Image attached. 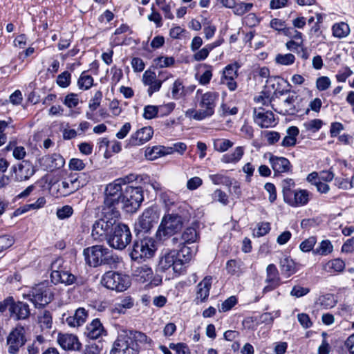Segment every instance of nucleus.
Here are the masks:
<instances>
[{"label": "nucleus", "instance_id": "a19ab883", "mask_svg": "<svg viewBox=\"0 0 354 354\" xmlns=\"http://www.w3.org/2000/svg\"><path fill=\"white\" fill-rule=\"evenodd\" d=\"M295 186V183L292 178H286L281 182L282 193L283 196L284 202L286 203L288 198L295 192L293 188Z\"/></svg>", "mask_w": 354, "mask_h": 354}, {"label": "nucleus", "instance_id": "a18cd8bd", "mask_svg": "<svg viewBox=\"0 0 354 354\" xmlns=\"http://www.w3.org/2000/svg\"><path fill=\"white\" fill-rule=\"evenodd\" d=\"M233 145L234 142L228 139L217 138L213 141L214 149L218 152H225L232 147Z\"/></svg>", "mask_w": 354, "mask_h": 354}, {"label": "nucleus", "instance_id": "774afa93", "mask_svg": "<svg viewBox=\"0 0 354 354\" xmlns=\"http://www.w3.org/2000/svg\"><path fill=\"white\" fill-rule=\"evenodd\" d=\"M210 52V47L206 45L202 49L196 50L193 57L197 62L203 61L208 57Z\"/></svg>", "mask_w": 354, "mask_h": 354}, {"label": "nucleus", "instance_id": "39448f33", "mask_svg": "<svg viewBox=\"0 0 354 354\" xmlns=\"http://www.w3.org/2000/svg\"><path fill=\"white\" fill-rule=\"evenodd\" d=\"M184 221L181 216L175 214L165 215L156 232L157 238L162 241L180 231Z\"/></svg>", "mask_w": 354, "mask_h": 354}, {"label": "nucleus", "instance_id": "4d7b16f0", "mask_svg": "<svg viewBox=\"0 0 354 354\" xmlns=\"http://www.w3.org/2000/svg\"><path fill=\"white\" fill-rule=\"evenodd\" d=\"M73 214V207L68 205H64V206L62 207L61 208H58L57 209V212H56L57 216L58 217V218H59L61 220L66 219V218L71 217Z\"/></svg>", "mask_w": 354, "mask_h": 354}, {"label": "nucleus", "instance_id": "412c9836", "mask_svg": "<svg viewBox=\"0 0 354 354\" xmlns=\"http://www.w3.org/2000/svg\"><path fill=\"white\" fill-rule=\"evenodd\" d=\"M153 130L151 127H145L131 135L129 140L131 146H139L149 141L153 136Z\"/></svg>", "mask_w": 354, "mask_h": 354}, {"label": "nucleus", "instance_id": "f03ea898", "mask_svg": "<svg viewBox=\"0 0 354 354\" xmlns=\"http://www.w3.org/2000/svg\"><path fill=\"white\" fill-rule=\"evenodd\" d=\"M83 254L86 263L94 268L101 266L116 268L121 260L113 250L100 245L85 248Z\"/></svg>", "mask_w": 354, "mask_h": 354}, {"label": "nucleus", "instance_id": "393cba45", "mask_svg": "<svg viewBox=\"0 0 354 354\" xmlns=\"http://www.w3.org/2000/svg\"><path fill=\"white\" fill-rule=\"evenodd\" d=\"M105 333L106 331L99 319H93L86 326L84 330V335L91 339H97Z\"/></svg>", "mask_w": 354, "mask_h": 354}, {"label": "nucleus", "instance_id": "37998d69", "mask_svg": "<svg viewBox=\"0 0 354 354\" xmlns=\"http://www.w3.org/2000/svg\"><path fill=\"white\" fill-rule=\"evenodd\" d=\"M75 192L73 183L68 180H64L57 185V196H67Z\"/></svg>", "mask_w": 354, "mask_h": 354}, {"label": "nucleus", "instance_id": "052dcab7", "mask_svg": "<svg viewBox=\"0 0 354 354\" xmlns=\"http://www.w3.org/2000/svg\"><path fill=\"white\" fill-rule=\"evenodd\" d=\"M156 4L163 12L165 18L169 19H173L174 18V15L171 12V6L166 3L165 0H156Z\"/></svg>", "mask_w": 354, "mask_h": 354}, {"label": "nucleus", "instance_id": "4be33fe9", "mask_svg": "<svg viewBox=\"0 0 354 354\" xmlns=\"http://www.w3.org/2000/svg\"><path fill=\"white\" fill-rule=\"evenodd\" d=\"M269 162L275 176L279 174L288 173L292 170V165L286 158L271 155Z\"/></svg>", "mask_w": 354, "mask_h": 354}, {"label": "nucleus", "instance_id": "9b49d317", "mask_svg": "<svg viewBox=\"0 0 354 354\" xmlns=\"http://www.w3.org/2000/svg\"><path fill=\"white\" fill-rule=\"evenodd\" d=\"M26 330L21 326H17L7 337L8 351L10 354H17L26 342Z\"/></svg>", "mask_w": 354, "mask_h": 354}, {"label": "nucleus", "instance_id": "7c9ffc66", "mask_svg": "<svg viewBox=\"0 0 354 354\" xmlns=\"http://www.w3.org/2000/svg\"><path fill=\"white\" fill-rule=\"evenodd\" d=\"M133 275L138 281L145 283L151 280L153 270L147 265H141L133 270Z\"/></svg>", "mask_w": 354, "mask_h": 354}, {"label": "nucleus", "instance_id": "4c0bfd02", "mask_svg": "<svg viewBox=\"0 0 354 354\" xmlns=\"http://www.w3.org/2000/svg\"><path fill=\"white\" fill-rule=\"evenodd\" d=\"M51 281L55 284L61 283L66 286H70L77 283V277L68 270H66L60 273V276H58L57 279H53Z\"/></svg>", "mask_w": 354, "mask_h": 354}, {"label": "nucleus", "instance_id": "dca6fc26", "mask_svg": "<svg viewBox=\"0 0 354 354\" xmlns=\"http://www.w3.org/2000/svg\"><path fill=\"white\" fill-rule=\"evenodd\" d=\"M57 342L65 351H79L82 346L77 336L68 333H59Z\"/></svg>", "mask_w": 354, "mask_h": 354}, {"label": "nucleus", "instance_id": "3c124183", "mask_svg": "<svg viewBox=\"0 0 354 354\" xmlns=\"http://www.w3.org/2000/svg\"><path fill=\"white\" fill-rule=\"evenodd\" d=\"M333 247L328 240L322 241L319 245L313 251L315 254L327 255L332 252Z\"/></svg>", "mask_w": 354, "mask_h": 354}, {"label": "nucleus", "instance_id": "b1692460", "mask_svg": "<svg viewBox=\"0 0 354 354\" xmlns=\"http://www.w3.org/2000/svg\"><path fill=\"white\" fill-rule=\"evenodd\" d=\"M310 195V193L306 189L295 190L286 203L292 207L304 206L308 203Z\"/></svg>", "mask_w": 354, "mask_h": 354}, {"label": "nucleus", "instance_id": "864d4df0", "mask_svg": "<svg viewBox=\"0 0 354 354\" xmlns=\"http://www.w3.org/2000/svg\"><path fill=\"white\" fill-rule=\"evenodd\" d=\"M153 62L157 67L165 68L173 66L175 60L173 57L160 56L156 58Z\"/></svg>", "mask_w": 354, "mask_h": 354}, {"label": "nucleus", "instance_id": "c85d7f7f", "mask_svg": "<svg viewBox=\"0 0 354 354\" xmlns=\"http://www.w3.org/2000/svg\"><path fill=\"white\" fill-rule=\"evenodd\" d=\"M88 317V312L84 308H79L73 315L66 318V323L71 327H78L82 326Z\"/></svg>", "mask_w": 354, "mask_h": 354}, {"label": "nucleus", "instance_id": "49530a36", "mask_svg": "<svg viewBox=\"0 0 354 354\" xmlns=\"http://www.w3.org/2000/svg\"><path fill=\"white\" fill-rule=\"evenodd\" d=\"M280 268L282 272H285L288 275L295 272V263L292 259L289 257H284L280 260Z\"/></svg>", "mask_w": 354, "mask_h": 354}, {"label": "nucleus", "instance_id": "473e14b6", "mask_svg": "<svg viewBox=\"0 0 354 354\" xmlns=\"http://www.w3.org/2000/svg\"><path fill=\"white\" fill-rule=\"evenodd\" d=\"M180 249L177 251L178 262L182 264V268L184 270L185 265L192 259L194 255L193 250L187 246L185 243H180Z\"/></svg>", "mask_w": 354, "mask_h": 354}, {"label": "nucleus", "instance_id": "bf43d9fd", "mask_svg": "<svg viewBox=\"0 0 354 354\" xmlns=\"http://www.w3.org/2000/svg\"><path fill=\"white\" fill-rule=\"evenodd\" d=\"M317 242L315 236H310L304 241H302L299 245V248L302 252H310L315 246Z\"/></svg>", "mask_w": 354, "mask_h": 354}, {"label": "nucleus", "instance_id": "13d9d810", "mask_svg": "<svg viewBox=\"0 0 354 354\" xmlns=\"http://www.w3.org/2000/svg\"><path fill=\"white\" fill-rule=\"evenodd\" d=\"M102 99V93L97 91L95 93L93 97L90 100L88 108L92 111H95L100 105Z\"/></svg>", "mask_w": 354, "mask_h": 354}, {"label": "nucleus", "instance_id": "603ef678", "mask_svg": "<svg viewBox=\"0 0 354 354\" xmlns=\"http://www.w3.org/2000/svg\"><path fill=\"white\" fill-rule=\"evenodd\" d=\"M295 61V57L291 53L278 54L275 57V62L281 65H291Z\"/></svg>", "mask_w": 354, "mask_h": 354}, {"label": "nucleus", "instance_id": "7ed1b4c3", "mask_svg": "<svg viewBox=\"0 0 354 354\" xmlns=\"http://www.w3.org/2000/svg\"><path fill=\"white\" fill-rule=\"evenodd\" d=\"M102 217L93 225L92 236L95 240H106L113 232L120 216L119 210H113L102 207Z\"/></svg>", "mask_w": 354, "mask_h": 354}, {"label": "nucleus", "instance_id": "a878e982", "mask_svg": "<svg viewBox=\"0 0 354 354\" xmlns=\"http://www.w3.org/2000/svg\"><path fill=\"white\" fill-rule=\"evenodd\" d=\"M35 167L28 161H23L15 170V178L19 181L26 180L35 173Z\"/></svg>", "mask_w": 354, "mask_h": 354}, {"label": "nucleus", "instance_id": "a211bd4d", "mask_svg": "<svg viewBox=\"0 0 354 354\" xmlns=\"http://www.w3.org/2000/svg\"><path fill=\"white\" fill-rule=\"evenodd\" d=\"M39 162L46 170L52 171L62 167L65 160L60 154L53 153L43 156L39 159Z\"/></svg>", "mask_w": 354, "mask_h": 354}, {"label": "nucleus", "instance_id": "8fccbe9b", "mask_svg": "<svg viewBox=\"0 0 354 354\" xmlns=\"http://www.w3.org/2000/svg\"><path fill=\"white\" fill-rule=\"evenodd\" d=\"M93 78L88 75L86 71L82 73L77 84L80 88L88 90L93 86Z\"/></svg>", "mask_w": 354, "mask_h": 354}, {"label": "nucleus", "instance_id": "423d86ee", "mask_svg": "<svg viewBox=\"0 0 354 354\" xmlns=\"http://www.w3.org/2000/svg\"><path fill=\"white\" fill-rule=\"evenodd\" d=\"M106 241L113 248L119 250L124 249L131 241V233L129 227L125 224L117 223Z\"/></svg>", "mask_w": 354, "mask_h": 354}, {"label": "nucleus", "instance_id": "72a5a7b5", "mask_svg": "<svg viewBox=\"0 0 354 354\" xmlns=\"http://www.w3.org/2000/svg\"><path fill=\"white\" fill-rule=\"evenodd\" d=\"M243 154V147H236L232 153L223 154L221 158V161L225 164H236L242 158Z\"/></svg>", "mask_w": 354, "mask_h": 354}, {"label": "nucleus", "instance_id": "f8f14e48", "mask_svg": "<svg viewBox=\"0 0 354 354\" xmlns=\"http://www.w3.org/2000/svg\"><path fill=\"white\" fill-rule=\"evenodd\" d=\"M218 96L216 92L209 91L203 94L199 102V106L201 109L196 117L205 119L213 115Z\"/></svg>", "mask_w": 354, "mask_h": 354}, {"label": "nucleus", "instance_id": "f257e3e1", "mask_svg": "<svg viewBox=\"0 0 354 354\" xmlns=\"http://www.w3.org/2000/svg\"><path fill=\"white\" fill-rule=\"evenodd\" d=\"M151 343V339L139 331L131 333L130 335H120L113 344L109 354H139Z\"/></svg>", "mask_w": 354, "mask_h": 354}, {"label": "nucleus", "instance_id": "c756f323", "mask_svg": "<svg viewBox=\"0 0 354 354\" xmlns=\"http://www.w3.org/2000/svg\"><path fill=\"white\" fill-rule=\"evenodd\" d=\"M37 324L42 331L49 332L53 326V315L50 310H41L37 317Z\"/></svg>", "mask_w": 354, "mask_h": 354}, {"label": "nucleus", "instance_id": "5fc2aeb1", "mask_svg": "<svg viewBox=\"0 0 354 354\" xmlns=\"http://www.w3.org/2000/svg\"><path fill=\"white\" fill-rule=\"evenodd\" d=\"M323 124V122L320 119H313L304 123V127L307 131L316 132L319 131Z\"/></svg>", "mask_w": 354, "mask_h": 354}, {"label": "nucleus", "instance_id": "e2e57ef3", "mask_svg": "<svg viewBox=\"0 0 354 354\" xmlns=\"http://www.w3.org/2000/svg\"><path fill=\"white\" fill-rule=\"evenodd\" d=\"M57 84L62 87H67L71 83V73L68 71H64L57 76Z\"/></svg>", "mask_w": 354, "mask_h": 354}, {"label": "nucleus", "instance_id": "4468645a", "mask_svg": "<svg viewBox=\"0 0 354 354\" xmlns=\"http://www.w3.org/2000/svg\"><path fill=\"white\" fill-rule=\"evenodd\" d=\"M253 118L254 122L261 128H269L274 125V115L270 111H265L263 109H254Z\"/></svg>", "mask_w": 354, "mask_h": 354}, {"label": "nucleus", "instance_id": "6e6552de", "mask_svg": "<svg viewBox=\"0 0 354 354\" xmlns=\"http://www.w3.org/2000/svg\"><path fill=\"white\" fill-rule=\"evenodd\" d=\"M101 283L108 289L122 292L130 286L131 282L127 275L109 270L103 274L101 279Z\"/></svg>", "mask_w": 354, "mask_h": 354}, {"label": "nucleus", "instance_id": "1a4fd4ad", "mask_svg": "<svg viewBox=\"0 0 354 354\" xmlns=\"http://www.w3.org/2000/svg\"><path fill=\"white\" fill-rule=\"evenodd\" d=\"M143 198L141 187L127 185L124 189L120 205L127 212H133L139 208Z\"/></svg>", "mask_w": 354, "mask_h": 354}, {"label": "nucleus", "instance_id": "ea45409f", "mask_svg": "<svg viewBox=\"0 0 354 354\" xmlns=\"http://www.w3.org/2000/svg\"><path fill=\"white\" fill-rule=\"evenodd\" d=\"M333 35L342 39L347 37L350 33L349 26L344 22L335 24L332 27Z\"/></svg>", "mask_w": 354, "mask_h": 354}, {"label": "nucleus", "instance_id": "2f4dec72", "mask_svg": "<svg viewBox=\"0 0 354 354\" xmlns=\"http://www.w3.org/2000/svg\"><path fill=\"white\" fill-rule=\"evenodd\" d=\"M245 269L243 262L241 260L231 259L226 263V270L231 275L239 277L245 272Z\"/></svg>", "mask_w": 354, "mask_h": 354}, {"label": "nucleus", "instance_id": "0e129e2a", "mask_svg": "<svg viewBox=\"0 0 354 354\" xmlns=\"http://www.w3.org/2000/svg\"><path fill=\"white\" fill-rule=\"evenodd\" d=\"M283 34L290 37V40H304L302 33L292 27H287Z\"/></svg>", "mask_w": 354, "mask_h": 354}, {"label": "nucleus", "instance_id": "de8ad7c7", "mask_svg": "<svg viewBox=\"0 0 354 354\" xmlns=\"http://www.w3.org/2000/svg\"><path fill=\"white\" fill-rule=\"evenodd\" d=\"M241 66L234 62L225 66L223 71L222 79H236L238 77V70Z\"/></svg>", "mask_w": 354, "mask_h": 354}, {"label": "nucleus", "instance_id": "f704fd0d", "mask_svg": "<svg viewBox=\"0 0 354 354\" xmlns=\"http://www.w3.org/2000/svg\"><path fill=\"white\" fill-rule=\"evenodd\" d=\"M169 150L164 146L148 147L145 151V156L147 159L153 160L159 157L169 154Z\"/></svg>", "mask_w": 354, "mask_h": 354}, {"label": "nucleus", "instance_id": "aec40b11", "mask_svg": "<svg viewBox=\"0 0 354 354\" xmlns=\"http://www.w3.org/2000/svg\"><path fill=\"white\" fill-rule=\"evenodd\" d=\"M196 88V86L190 85L185 86L183 81L180 79H176L171 85V97L174 100H178L184 98L192 93Z\"/></svg>", "mask_w": 354, "mask_h": 354}, {"label": "nucleus", "instance_id": "79ce46f5", "mask_svg": "<svg viewBox=\"0 0 354 354\" xmlns=\"http://www.w3.org/2000/svg\"><path fill=\"white\" fill-rule=\"evenodd\" d=\"M199 239V234L196 228L193 227H187L181 235V239L183 241V243H192L196 242Z\"/></svg>", "mask_w": 354, "mask_h": 354}, {"label": "nucleus", "instance_id": "20e7f679", "mask_svg": "<svg viewBox=\"0 0 354 354\" xmlns=\"http://www.w3.org/2000/svg\"><path fill=\"white\" fill-rule=\"evenodd\" d=\"M129 180L130 178L129 176L120 178L106 185L103 208L118 210L124 187L127 183L129 182Z\"/></svg>", "mask_w": 354, "mask_h": 354}, {"label": "nucleus", "instance_id": "2eb2a0df", "mask_svg": "<svg viewBox=\"0 0 354 354\" xmlns=\"http://www.w3.org/2000/svg\"><path fill=\"white\" fill-rule=\"evenodd\" d=\"M145 86H147V93L149 96H151L154 93L160 91L162 80L157 79V75L155 72L151 70H147L145 71L142 75V80Z\"/></svg>", "mask_w": 354, "mask_h": 354}, {"label": "nucleus", "instance_id": "ddd939ff", "mask_svg": "<svg viewBox=\"0 0 354 354\" xmlns=\"http://www.w3.org/2000/svg\"><path fill=\"white\" fill-rule=\"evenodd\" d=\"M171 268L175 273L181 274L183 272L182 264L178 262L177 251L175 250L166 251L160 257L158 263V268L161 271H166Z\"/></svg>", "mask_w": 354, "mask_h": 354}, {"label": "nucleus", "instance_id": "5701e85b", "mask_svg": "<svg viewBox=\"0 0 354 354\" xmlns=\"http://www.w3.org/2000/svg\"><path fill=\"white\" fill-rule=\"evenodd\" d=\"M297 96L295 94L288 95V96L279 104L278 108H274V111L283 115H294L297 112L295 106L294 104Z\"/></svg>", "mask_w": 354, "mask_h": 354}, {"label": "nucleus", "instance_id": "0eeeda50", "mask_svg": "<svg viewBox=\"0 0 354 354\" xmlns=\"http://www.w3.org/2000/svg\"><path fill=\"white\" fill-rule=\"evenodd\" d=\"M156 248L153 239L145 237L133 242L130 257L132 260L140 261L152 257Z\"/></svg>", "mask_w": 354, "mask_h": 354}, {"label": "nucleus", "instance_id": "f3484780", "mask_svg": "<svg viewBox=\"0 0 354 354\" xmlns=\"http://www.w3.org/2000/svg\"><path fill=\"white\" fill-rule=\"evenodd\" d=\"M157 219L158 216L153 209L148 208L145 210L139 218L137 227L138 230L147 232L153 227V223L157 221Z\"/></svg>", "mask_w": 354, "mask_h": 354}, {"label": "nucleus", "instance_id": "6e6d98bb", "mask_svg": "<svg viewBox=\"0 0 354 354\" xmlns=\"http://www.w3.org/2000/svg\"><path fill=\"white\" fill-rule=\"evenodd\" d=\"M252 7L253 4L251 3L241 2L236 3L234 8V12L236 15H243L249 12Z\"/></svg>", "mask_w": 354, "mask_h": 354}, {"label": "nucleus", "instance_id": "338daca9", "mask_svg": "<svg viewBox=\"0 0 354 354\" xmlns=\"http://www.w3.org/2000/svg\"><path fill=\"white\" fill-rule=\"evenodd\" d=\"M237 303V299L235 296H231L225 299L221 304V307L219 309L221 312H227L231 310Z\"/></svg>", "mask_w": 354, "mask_h": 354}, {"label": "nucleus", "instance_id": "680f3d73", "mask_svg": "<svg viewBox=\"0 0 354 354\" xmlns=\"http://www.w3.org/2000/svg\"><path fill=\"white\" fill-rule=\"evenodd\" d=\"M158 112V106L147 105L144 109L143 117L148 120L153 119L157 116Z\"/></svg>", "mask_w": 354, "mask_h": 354}, {"label": "nucleus", "instance_id": "c9c22d12", "mask_svg": "<svg viewBox=\"0 0 354 354\" xmlns=\"http://www.w3.org/2000/svg\"><path fill=\"white\" fill-rule=\"evenodd\" d=\"M66 270V261L62 257H57L50 264V279H57L60 273Z\"/></svg>", "mask_w": 354, "mask_h": 354}, {"label": "nucleus", "instance_id": "6ab92c4d", "mask_svg": "<svg viewBox=\"0 0 354 354\" xmlns=\"http://www.w3.org/2000/svg\"><path fill=\"white\" fill-rule=\"evenodd\" d=\"M266 272L267 277L266 279V283L267 285L263 290V293L270 292L277 288L280 285V277L278 270L275 265H268L266 269Z\"/></svg>", "mask_w": 354, "mask_h": 354}, {"label": "nucleus", "instance_id": "09e8293b", "mask_svg": "<svg viewBox=\"0 0 354 354\" xmlns=\"http://www.w3.org/2000/svg\"><path fill=\"white\" fill-rule=\"evenodd\" d=\"M345 268L344 262L340 259H335L328 261L325 265V270L328 272H339L344 270Z\"/></svg>", "mask_w": 354, "mask_h": 354}, {"label": "nucleus", "instance_id": "bb28decb", "mask_svg": "<svg viewBox=\"0 0 354 354\" xmlns=\"http://www.w3.org/2000/svg\"><path fill=\"white\" fill-rule=\"evenodd\" d=\"M30 314L29 306L24 302H14V304L10 306V316L16 319H26Z\"/></svg>", "mask_w": 354, "mask_h": 354}, {"label": "nucleus", "instance_id": "c03bdc74", "mask_svg": "<svg viewBox=\"0 0 354 354\" xmlns=\"http://www.w3.org/2000/svg\"><path fill=\"white\" fill-rule=\"evenodd\" d=\"M209 179L214 185H223L227 187L233 185L234 179L221 174H212L209 176Z\"/></svg>", "mask_w": 354, "mask_h": 354}, {"label": "nucleus", "instance_id": "58836bf2", "mask_svg": "<svg viewBox=\"0 0 354 354\" xmlns=\"http://www.w3.org/2000/svg\"><path fill=\"white\" fill-rule=\"evenodd\" d=\"M134 305L133 299L130 297H126L114 304L113 311L119 314H124L127 310L131 308Z\"/></svg>", "mask_w": 354, "mask_h": 354}, {"label": "nucleus", "instance_id": "9d476101", "mask_svg": "<svg viewBox=\"0 0 354 354\" xmlns=\"http://www.w3.org/2000/svg\"><path fill=\"white\" fill-rule=\"evenodd\" d=\"M30 300L35 308H41L49 303L53 299L52 288L46 283H40L32 288Z\"/></svg>", "mask_w": 354, "mask_h": 354}, {"label": "nucleus", "instance_id": "cd10ccee", "mask_svg": "<svg viewBox=\"0 0 354 354\" xmlns=\"http://www.w3.org/2000/svg\"><path fill=\"white\" fill-rule=\"evenodd\" d=\"M212 279L211 277H205L198 284L196 297L197 302H203L208 298L212 286Z\"/></svg>", "mask_w": 354, "mask_h": 354}, {"label": "nucleus", "instance_id": "69168bd1", "mask_svg": "<svg viewBox=\"0 0 354 354\" xmlns=\"http://www.w3.org/2000/svg\"><path fill=\"white\" fill-rule=\"evenodd\" d=\"M270 230V223L268 222H262L257 225V228L254 230V233L257 236L260 237L267 234Z\"/></svg>", "mask_w": 354, "mask_h": 354}, {"label": "nucleus", "instance_id": "e433bc0d", "mask_svg": "<svg viewBox=\"0 0 354 354\" xmlns=\"http://www.w3.org/2000/svg\"><path fill=\"white\" fill-rule=\"evenodd\" d=\"M287 136L284 137L281 142V145L284 147H293L297 142V136L299 133V129L295 126L288 128Z\"/></svg>", "mask_w": 354, "mask_h": 354}]
</instances>
